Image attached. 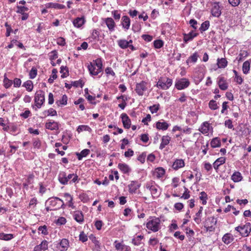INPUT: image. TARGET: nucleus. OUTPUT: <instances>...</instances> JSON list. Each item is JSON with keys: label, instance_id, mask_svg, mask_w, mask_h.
Masks as SVG:
<instances>
[{"label": "nucleus", "instance_id": "f257e3e1", "mask_svg": "<svg viewBox=\"0 0 251 251\" xmlns=\"http://www.w3.org/2000/svg\"><path fill=\"white\" fill-rule=\"evenodd\" d=\"M102 66L101 58H97L93 63H90L88 68L91 75H96L102 71Z\"/></svg>", "mask_w": 251, "mask_h": 251}, {"label": "nucleus", "instance_id": "f03ea898", "mask_svg": "<svg viewBox=\"0 0 251 251\" xmlns=\"http://www.w3.org/2000/svg\"><path fill=\"white\" fill-rule=\"evenodd\" d=\"M72 179L73 182H75L77 181L78 176L76 174H71L67 175L64 172H60L58 175V180L60 183L63 185H66L70 179Z\"/></svg>", "mask_w": 251, "mask_h": 251}, {"label": "nucleus", "instance_id": "7ed1b4c3", "mask_svg": "<svg viewBox=\"0 0 251 251\" xmlns=\"http://www.w3.org/2000/svg\"><path fill=\"white\" fill-rule=\"evenodd\" d=\"M160 219L158 218H150L146 224V227L153 232H156L160 229Z\"/></svg>", "mask_w": 251, "mask_h": 251}, {"label": "nucleus", "instance_id": "20e7f679", "mask_svg": "<svg viewBox=\"0 0 251 251\" xmlns=\"http://www.w3.org/2000/svg\"><path fill=\"white\" fill-rule=\"evenodd\" d=\"M173 80L172 79L166 77H160L157 83L156 86L163 90L169 89L172 85Z\"/></svg>", "mask_w": 251, "mask_h": 251}, {"label": "nucleus", "instance_id": "39448f33", "mask_svg": "<svg viewBox=\"0 0 251 251\" xmlns=\"http://www.w3.org/2000/svg\"><path fill=\"white\" fill-rule=\"evenodd\" d=\"M210 12L212 16L219 18L222 14V7L221 6L220 2H211Z\"/></svg>", "mask_w": 251, "mask_h": 251}, {"label": "nucleus", "instance_id": "423d86ee", "mask_svg": "<svg viewBox=\"0 0 251 251\" xmlns=\"http://www.w3.org/2000/svg\"><path fill=\"white\" fill-rule=\"evenodd\" d=\"M235 230L244 237H247L250 234L251 230V226L250 223H247L242 226H238L235 227Z\"/></svg>", "mask_w": 251, "mask_h": 251}, {"label": "nucleus", "instance_id": "0eeeda50", "mask_svg": "<svg viewBox=\"0 0 251 251\" xmlns=\"http://www.w3.org/2000/svg\"><path fill=\"white\" fill-rule=\"evenodd\" d=\"M147 189H149L153 198H156L159 196L160 191L159 187L152 183H148L146 185Z\"/></svg>", "mask_w": 251, "mask_h": 251}, {"label": "nucleus", "instance_id": "6e6552de", "mask_svg": "<svg viewBox=\"0 0 251 251\" xmlns=\"http://www.w3.org/2000/svg\"><path fill=\"white\" fill-rule=\"evenodd\" d=\"M34 100L36 106L40 108L45 101L44 92L43 91H39L35 93Z\"/></svg>", "mask_w": 251, "mask_h": 251}, {"label": "nucleus", "instance_id": "1a4fd4ad", "mask_svg": "<svg viewBox=\"0 0 251 251\" xmlns=\"http://www.w3.org/2000/svg\"><path fill=\"white\" fill-rule=\"evenodd\" d=\"M189 85V80L186 78H182L176 80L175 87L177 90H180L187 88Z\"/></svg>", "mask_w": 251, "mask_h": 251}, {"label": "nucleus", "instance_id": "9d476101", "mask_svg": "<svg viewBox=\"0 0 251 251\" xmlns=\"http://www.w3.org/2000/svg\"><path fill=\"white\" fill-rule=\"evenodd\" d=\"M48 202L52 207L54 208L55 209L62 207L64 204L63 201L57 197L49 199Z\"/></svg>", "mask_w": 251, "mask_h": 251}, {"label": "nucleus", "instance_id": "9b49d317", "mask_svg": "<svg viewBox=\"0 0 251 251\" xmlns=\"http://www.w3.org/2000/svg\"><path fill=\"white\" fill-rule=\"evenodd\" d=\"M147 83L142 81L140 83H137L136 85L135 91L139 96H143L144 92L147 90Z\"/></svg>", "mask_w": 251, "mask_h": 251}, {"label": "nucleus", "instance_id": "f8f14e48", "mask_svg": "<svg viewBox=\"0 0 251 251\" xmlns=\"http://www.w3.org/2000/svg\"><path fill=\"white\" fill-rule=\"evenodd\" d=\"M45 127L50 130H58L59 128V124L54 121L49 120L45 124Z\"/></svg>", "mask_w": 251, "mask_h": 251}, {"label": "nucleus", "instance_id": "ddd939ff", "mask_svg": "<svg viewBox=\"0 0 251 251\" xmlns=\"http://www.w3.org/2000/svg\"><path fill=\"white\" fill-rule=\"evenodd\" d=\"M217 83L219 88L222 90H226L228 88V84L226 79L223 76H219L217 78Z\"/></svg>", "mask_w": 251, "mask_h": 251}, {"label": "nucleus", "instance_id": "4468645a", "mask_svg": "<svg viewBox=\"0 0 251 251\" xmlns=\"http://www.w3.org/2000/svg\"><path fill=\"white\" fill-rule=\"evenodd\" d=\"M123 126L126 128H129L131 126V121L127 115L126 113H123L121 115Z\"/></svg>", "mask_w": 251, "mask_h": 251}, {"label": "nucleus", "instance_id": "2eb2a0df", "mask_svg": "<svg viewBox=\"0 0 251 251\" xmlns=\"http://www.w3.org/2000/svg\"><path fill=\"white\" fill-rule=\"evenodd\" d=\"M165 170L162 167H158L156 168L152 172V175L154 177L160 178L165 175Z\"/></svg>", "mask_w": 251, "mask_h": 251}, {"label": "nucleus", "instance_id": "dca6fc26", "mask_svg": "<svg viewBox=\"0 0 251 251\" xmlns=\"http://www.w3.org/2000/svg\"><path fill=\"white\" fill-rule=\"evenodd\" d=\"M185 166V162L182 159H176L172 165V168L175 170H177L179 169L183 168Z\"/></svg>", "mask_w": 251, "mask_h": 251}, {"label": "nucleus", "instance_id": "f3484780", "mask_svg": "<svg viewBox=\"0 0 251 251\" xmlns=\"http://www.w3.org/2000/svg\"><path fill=\"white\" fill-rule=\"evenodd\" d=\"M73 217L79 224H82L84 221L83 214L81 211H75L73 214Z\"/></svg>", "mask_w": 251, "mask_h": 251}, {"label": "nucleus", "instance_id": "a211bd4d", "mask_svg": "<svg viewBox=\"0 0 251 251\" xmlns=\"http://www.w3.org/2000/svg\"><path fill=\"white\" fill-rule=\"evenodd\" d=\"M69 247V241L68 239L64 238L59 242V249L61 251H66Z\"/></svg>", "mask_w": 251, "mask_h": 251}, {"label": "nucleus", "instance_id": "6ab92c4d", "mask_svg": "<svg viewBox=\"0 0 251 251\" xmlns=\"http://www.w3.org/2000/svg\"><path fill=\"white\" fill-rule=\"evenodd\" d=\"M116 249L118 251H130V248L120 243H118L117 241L114 242Z\"/></svg>", "mask_w": 251, "mask_h": 251}, {"label": "nucleus", "instance_id": "aec40b11", "mask_svg": "<svg viewBox=\"0 0 251 251\" xmlns=\"http://www.w3.org/2000/svg\"><path fill=\"white\" fill-rule=\"evenodd\" d=\"M48 242L46 240H44L40 245L35 247L34 251H45L48 249Z\"/></svg>", "mask_w": 251, "mask_h": 251}, {"label": "nucleus", "instance_id": "412c9836", "mask_svg": "<svg viewBox=\"0 0 251 251\" xmlns=\"http://www.w3.org/2000/svg\"><path fill=\"white\" fill-rule=\"evenodd\" d=\"M104 22L110 31H113L114 30L115 24L112 18H105L104 19Z\"/></svg>", "mask_w": 251, "mask_h": 251}, {"label": "nucleus", "instance_id": "4be33fe9", "mask_svg": "<svg viewBox=\"0 0 251 251\" xmlns=\"http://www.w3.org/2000/svg\"><path fill=\"white\" fill-rule=\"evenodd\" d=\"M233 240L234 238L233 235L229 233L225 234L222 238V241L226 245L230 244Z\"/></svg>", "mask_w": 251, "mask_h": 251}, {"label": "nucleus", "instance_id": "5701e85b", "mask_svg": "<svg viewBox=\"0 0 251 251\" xmlns=\"http://www.w3.org/2000/svg\"><path fill=\"white\" fill-rule=\"evenodd\" d=\"M171 140V137L168 135L163 136L161 139V143L159 146V149L162 150L166 146L168 145Z\"/></svg>", "mask_w": 251, "mask_h": 251}, {"label": "nucleus", "instance_id": "b1692460", "mask_svg": "<svg viewBox=\"0 0 251 251\" xmlns=\"http://www.w3.org/2000/svg\"><path fill=\"white\" fill-rule=\"evenodd\" d=\"M210 126L208 122H204L201 126L200 131L203 134L208 135L210 130Z\"/></svg>", "mask_w": 251, "mask_h": 251}, {"label": "nucleus", "instance_id": "393cba45", "mask_svg": "<svg viewBox=\"0 0 251 251\" xmlns=\"http://www.w3.org/2000/svg\"><path fill=\"white\" fill-rule=\"evenodd\" d=\"M226 162V158L224 157H221L215 160V161L213 163V166L214 168L217 170L219 168V167L221 165L224 164Z\"/></svg>", "mask_w": 251, "mask_h": 251}, {"label": "nucleus", "instance_id": "a878e982", "mask_svg": "<svg viewBox=\"0 0 251 251\" xmlns=\"http://www.w3.org/2000/svg\"><path fill=\"white\" fill-rule=\"evenodd\" d=\"M231 179L234 182H238L241 181L243 179V176L239 172H235L231 176Z\"/></svg>", "mask_w": 251, "mask_h": 251}, {"label": "nucleus", "instance_id": "bb28decb", "mask_svg": "<svg viewBox=\"0 0 251 251\" xmlns=\"http://www.w3.org/2000/svg\"><path fill=\"white\" fill-rule=\"evenodd\" d=\"M85 21L83 17L76 18L73 21L74 25L77 27H80L85 23Z\"/></svg>", "mask_w": 251, "mask_h": 251}, {"label": "nucleus", "instance_id": "cd10ccee", "mask_svg": "<svg viewBox=\"0 0 251 251\" xmlns=\"http://www.w3.org/2000/svg\"><path fill=\"white\" fill-rule=\"evenodd\" d=\"M122 24L123 27L126 29H129L130 24L129 18L126 16H123L122 18Z\"/></svg>", "mask_w": 251, "mask_h": 251}, {"label": "nucleus", "instance_id": "c85d7f7f", "mask_svg": "<svg viewBox=\"0 0 251 251\" xmlns=\"http://www.w3.org/2000/svg\"><path fill=\"white\" fill-rule=\"evenodd\" d=\"M156 128L158 129L165 130L168 129L169 125L167 122L163 121V122H157L156 124Z\"/></svg>", "mask_w": 251, "mask_h": 251}, {"label": "nucleus", "instance_id": "c756f323", "mask_svg": "<svg viewBox=\"0 0 251 251\" xmlns=\"http://www.w3.org/2000/svg\"><path fill=\"white\" fill-rule=\"evenodd\" d=\"M197 35V33H194L193 31L190 32L188 34H185L184 35L183 40L185 43H187L192 40L194 37H196Z\"/></svg>", "mask_w": 251, "mask_h": 251}, {"label": "nucleus", "instance_id": "7c9ffc66", "mask_svg": "<svg viewBox=\"0 0 251 251\" xmlns=\"http://www.w3.org/2000/svg\"><path fill=\"white\" fill-rule=\"evenodd\" d=\"M46 7L53 8L57 9H61L65 8V6L64 5L57 3L50 2L46 4Z\"/></svg>", "mask_w": 251, "mask_h": 251}, {"label": "nucleus", "instance_id": "2f4dec72", "mask_svg": "<svg viewBox=\"0 0 251 251\" xmlns=\"http://www.w3.org/2000/svg\"><path fill=\"white\" fill-rule=\"evenodd\" d=\"M251 63V60L246 61L244 62L242 67V70L243 73L247 74L250 70V65Z\"/></svg>", "mask_w": 251, "mask_h": 251}, {"label": "nucleus", "instance_id": "473e14b6", "mask_svg": "<svg viewBox=\"0 0 251 251\" xmlns=\"http://www.w3.org/2000/svg\"><path fill=\"white\" fill-rule=\"evenodd\" d=\"M217 64L219 68H225L227 66V61L225 58H218Z\"/></svg>", "mask_w": 251, "mask_h": 251}, {"label": "nucleus", "instance_id": "72a5a7b5", "mask_svg": "<svg viewBox=\"0 0 251 251\" xmlns=\"http://www.w3.org/2000/svg\"><path fill=\"white\" fill-rule=\"evenodd\" d=\"M210 145L213 148L220 147L221 146L220 139L218 137L213 138L211 141Z\"/></svg>", "mask_w": 251, "mask_h": 251}, {"label": "nucleus", "instance_id": "f704fd0d", "mask_svg": "<svg viewBox=\"0 0 251 251\" xmlns=\"http://www.w3.org/2000/svg\"><path fill=\"white\" fill-rule=\"evenodd\" d=\"M90 152V151L89 150L84 149L82 150L80 153H76L77 159L79 160H81L83 157H86L87 155H88Z\"/></svg>", "mask_w": 251, "mask_h": 251}, {"label": "nucleus", "instance_id": "c9c22d12", "mask_svg": "<svg viewBox=\"0 0 251 251\" xmlns=\"http://www.w3.org/2000/svg\"><path fill=\"white\" fill-rule=\"evenodd\" d=\"M140 186L135 181H132L129 185V189L130 193H135V191L139 188Z\"/></svg>", "mask_w": 251, "mask_h": 251}, {"label": "nucleus", "instance_id": "e433bc0d", "mask_svg": "<svg viewBox=\"0 0 251 251\" xmlns=\"http://www.w3.org/2000/svg\"><path fill=\"white\" fill-rule=\"evenodd\" d=\"M119 46L123 49H125L128 47V42L125 39H120L117 41Z\"/></svg>", "mask_w": 251, "mask_h": 251}, {"label": "nucleus", "instance_id": "4c0bfd02", "mask_svg": "<svg viewBox=\"0 0 251 251\" xmlns=\"http://www.w3.org/2000/svg\"><path fill=\"white\" fill-rule=\"evenodd\" d=\"M118 168L125 174L129 172L130 171L128 166L125 163H119L118 165Z\"/></svg>", "mask_w": 251, "mask_h": 251}, {"label": "nucleus", "instance_id": "58836bf2", "mask_svg": "<svg viewBox=\"0 0 251 251\" xmlns=\"http://www.w3.org/2000/svg\"><path fill=\"white\" fill-rule=\"evenodd\" d=\"M76 130L78 133L83 131H87L91 132L92 131V129L87 125H81L78 126Z\"/></svg>", "mask_w": 251, "mask_h": 251}, {"label": "nucleus", "instance_id": "ea45409f", "mask_svg": "<svg viewBox=\"0 0 251 251\" xmlns=\"http://www.w3.org/2000/svg\"><path fill=\"white\" fill-rule=\"evenodd\" d=\"M217 219L214 217H208L205 222L204 224H208L209 225L216 226L217 224Z\"/></svg>", "mask_w": 251, "mask_h": 251}, {"label": "nucleus", "instance_id": "a19ab883", "mask_svg": "<svg viewBox=\"0 0 251 251\" xmlns=\"http://www.w3.org/2000/svg\"><path fill=\"white\" fill-rule=\"evenodd\" d=\"M14 237L12 234H5L4 233H0V239L8 241L12 239Z\"/></svg>", "mask_w": 251, "mask_h": 251}, {"label": "nucleus", "instance_id": "79ce46f5", "mask_svg": "<svg viewBox=\"0 0 251 251\" xmlns=\"http://www.w3.org/2000/svg\"><path fill=\"white\" fill-rule=\"evenodd\" d=\"M57 70L56 69H53L52 70V74L50 76V77L48 79V82L50 83H52L54 80L57 77Z\"/></svg>", "mask_w": 251, "mask_h": 251}, {"label": "nucleus", "instance_id": "37998d69", "mask_svg": "<svg viewBox=\"0 0 251 251\" xmlns=\"http://www.w3.org/2000/svg\"><path fill=\"white\" fill-rule=\"evenodd\" d=\"M210 23L208 21H206L202 23L200 28V30L202 32L207 30L209 27Z\"/></svg>", "mask_w": 251, "mask_h": 251}, {"label": "nucleus", "instance_id": "c03bdc74", "mask_svg": "<svg viewBox=\"0 0 251 251\" xmlns=\"http://www.w3.org/2000/svg\"><path fill=\"white\" fill-rule=\"evenodd\" d=\"M12 80L9 79L6 77V75H5L3 79V85L4 87L6 89L9 88L12 85Z\"/></svg>", "mask_w": 251, "mask_h": 251}, {"label": "nucleus", "instance_id": "a18cd8bd", "mask_svg": "<svg viewBox=\"0 0 251 251\" xmlns=\"http://www.w3.org/2000/svg\"><path fill=\"white\" fill-rule=\"evenodd\" d=\"M198 57L199 55L197 52H195L189 57L186 61V63L188 64L189 61H191L193 63H196L198 60Z\"/></svg>", "mask_w": 251, "mask_h": 251}, {"label": "nucleus", "instance_id": "49530a36", "mask_svg": "<svg viewBox=\"0 0 251 251\" xmlns=\"http://www.w3.org/2000/svg\"><path fill=\"white\" fill-rule=\"evenodd\" d=\"M23 86L25 87L27 90L29 92H31L33 88V84L31 81L28 80L25 81L24 84Z\"/></svg>", "mask_w": 251, "mask_h": 251}, {"label": "nucleus", "instance_id": "de8ad7c7", "mask_svg": "<svg viewBox=\"0 0 251 251\" xmlns=\"http://www.w3.org/2000/svg\"><path fill=\"white\" fill-rule=\"evenodd\" d=\"M89 239L92 241V242L95 245V246L98 248H100V244L99 241L97 239L96 237L91 234L89 236Z\"/></svg>", "mask_w": 251, "mask_h": 251}, {"label": "nucleus", "instance_id": "09e8293b", "mask_svg": "<svg viewBox=\"0 0 251 251\" xmlns=\"http://www.w3.org/2000/svg\"><path fill=\"white\" fill-rule=\"evenodd\" d=\"M200 199L202 201L203 204H206L207 200V194L204 192L202 191L200 193Z\"/></svg>", "mask_w": 251, "mask_h": 251}, {"label": "nucleus", "instance_id": "8fccbe9b", "mask_svg": "<svg viewBox=\"0 0 251 251\" xmlns=\"http://www.w3.org/2000/svg\"><path fill=\"white\" fill-rule=\"evenodd\" d=\"M209 107L212 110H216L218 108L216 101L214 100H211L209 102Z\"/></svg>", "mask_w": 251, "mask_h": 251}, {"label": "nucleus", "instance_id": "3c124183", "mask_svg": "<svg viewBox=\"0 0 251 251\" xmlns=\"http://www.w3.org/2000/svg\"><path fill=\"white\" fill-rule=\"evenodd\" d=\"M37 74V69L34 67H32L29 72V74L30 78H31V79L34 78L36 76Z\"/></svg>", "mask_w": 251, "mask_h": 251}, {"label": "nucleus", "instance_id": "603ef678", "mask_svg": "<svg viewBox=\"0 0 251 251\" xmlns=\"http://www.w3.org/2000/svg\"><path fill=\"white\" fill-rule=\"evenodd\" d=\"M17 10L16 11L17 13L24 14L25 13V12L27 11L28 9L27 7L22 6H17Z\"/></svg>", "mask_w": 251, "mask_h": 251}, {"label": "nucleus", "instance_id": "864d4df0", "mask_svg": "<svg viewBox=\"0 0 251 251\" xmlns=\"http://www.w3.org/2000/svg\"><path fill=\"white\" fill-rule=\"evenodd\" d=\"M154 47L156 49H160L163 45V42L161 40H157L154 41Z\"/></svg>", "mask_w": 251, "mask_h": 251}, {"label": "nucleus", "instance_id": "5fc2aeb1", "mask_svg": "<svg viewBox=\"0 0 251 251\" xmlns=\"http://www.w3.org/2000/svg\"><path fill=\"white\" fill-rule=\"evenodd\" d=\"M159 106L160 105L159 104H154L152 106H150L149 109L151 113L153 114L156 113L158 111L159 109Z\"/></svg>", "mask_w": 251, "mask_h": 251}, {"label": "nucleus", "instance_id": "6e6d98bb", "mask_svg": "<svg viewBox=\"0 0 251 251\" xmlns=\"http://www.w3.org/2000/svg\"><path fill=\"white\" fill-rule=\"evenodd\" d=\"M184 188L185 189V191L183 194L182 196L180 197V198L187 200L190 197V195L189 194L190 192L186 187H184Z\"/></svg>", "mask_w": 251, "mask_h": 251}, {"label": "nucleus", "instance_id": "4d7b16f0", "mask_svg": "<svg viewBox=\"0 0 251 251\" xmlns=\"http://www.w3.org/2000/svg\"><path fill=\"white\" fill-rule=\"evenodd\" d=\"M204 228L206 231L213 232L215 231V227L213 225H209L208 224H204Z\"/></svg>", "mask_w": 251, "mask_h": 251}, {"label": "nucleus", "instance_id": "13d9d810", "mask_svg": "<svg viewBox=\"0 0 251 251\" xmlns=\"http://www.w3.org/2000/svg\"><path fill=\"white\" fill-rule=\"evenodd\" d=\"M79 240L81 241L82 242H85L87 241L88 240V237L84 233L83 231H82L80 232L79 236Z\"/></svg>", "mask_w": 251, "mask_h": 251}, {"label": "nucleus", "instance_id": "bf43d9fd", "mask_svg": "<svg viewBox=\"0 0 251 251\" xmlns=\"http://www.w3.org/2000/svg\"><path fill=\"white\" fill-rule=\"evenodd\" d=\"M64 197L66 198V200L68 201V202L70 203L69 206H71L72 204H73V203H72L73 198H72V197L69 193H65L64 194Z\"/></svg>", "mask_w": 251, "mask_h": 251}, {"label": "nucleus", "instance_id": "052dcab7", "mask_svg": "<svg viewBox=\"0 0 251 251\" xmlns=\"http://www.w3.org/2000/svg\"><path fill=\"white\" fill-rule=\"evenodd\" d=\"M228 2L232 6L236 7L240 4V0H228Z\"/></svg>", "mask_w": 251, "mask_h": 251}, {"label": "nucleus", "instance_id": "680f3d73", "mask_svg": "<svg viewBox=\"0 0 251 251\" xmlns=\"http://www.w3.org/2000/svg\"><path fill=\"white\" fill-rule=\"evenodd\" d=\"M146 157V153L143 152L142 154L139 155L138 157V160H139L142 163H144L145 161V158Z\"/></svg>", "mask_w": 251, "mask_h": 251}, {"label": "nucleus", "instance_id": "e2e57ef3", "mask_svg": "<svg viewBox=\"0 0 251 251\" xmlns=\"http://www.w3.org/2000/svg\"><path fill=\"white\" fill-rule=\"evenodd\" d=\"M44 113H47V115L55 116L57 115V112L53 108H50L47 111H45Z\"/></svg>", "mask_w": 251, "mask_h": 251}, {"label": "nucleus", "instance_id": "0e129e2a", "mask_svg": "<svg viewBox=\"0 0 251 251\" xmlns=\"http://www.w3.org/2000/svg\"><path fill=\"white\" fill-rule=\"evenodd\" d=\"M112 14L115 20H119L121 17V14L117 10H114L112 12Z\"/></svg>", "mask_w": 251, "mask_h": 251}, {"label": "nucleus", "instance_id": "69168bd1", "mask_svg": "<svg viewBox=\"0 0 251 251\" xmlns=\"http://www.w3.org/2000/svg\"><path fill=\"white\" fill-rule=\"evenodd\" d=\"M38 230L41 231V233L44 235H47L48 234L47 229V226H39L38 228Z\"/></svg>", "mask_w": 251, "mask_h": 251}, {"label": "nucleus", "instance_id": "338daca9", "mask_svg": "<svg viewBox=\"0 0 251 251\" xmlns=\"http://www.w3.org/2000/svg\"><path fill=\"white\" fill-rule=\"evenodd\" d=\"M21 80L18 78H15L13 80V84L15 87H19L21 84Z\"/></svg>", "mask_w": 251, "mask_h": 251}, {"label": "nucleus", "instance_id": "774afa93", "mask_svg": "<svg viewBox=\"0 0 251 251\" xmlns=\"http://www.w3.org/2000/svg\"><path fill=\"white\" fill-rule=\"evenodd\" d=\"M105 72L107 75H111L113 76H115V74L110 67L106 68L105 70Z\"/></svg>", "mask_w": 251, "mask_h": 251}]
</instances>
